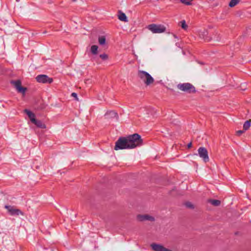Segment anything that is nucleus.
I'll use <instances>...</instances> for the list:
<instances>
[{
    "mask_svg": "<svg viewBox=\"0 0 251 251\" xmlns=\"http://www.w3.org/2000/svg\"><path fill=\"white\" fill-rule=\"evenodd\" d=\"M244 130H240L236 131V134L238 136H240L244 132Z\"/></svg>",
    "mask_w": 251,
    "mask_h": 251,
    "instance_id": "393cba45",
    "label": "nucleus"
},
{
    "mask_svg": "<svg viewBox=\"0 0 251 251\" xmlns=\"http://www.w3.org/2000/svg\"><path fill=\"white\" fill-rule=\"evenodd\" d=\"M36 79L37 82L42 83L50 84L53 81V79L52 78H50L48 75H38L36 77Z\"/></svg>",
    "mask_w": 251,
    "mask_h": 251,
    "instance_id": "0eeeda50",
    "label": "nucleus"
},
{
    "mask_svg": "<svg viewBox=\"0 0 251 251\" xmlns=\"http://www.w3.org/2000/svg\"><path fill=\"white\" fill-rule=\"evenodd\" d=\"M72 96L74 98H75L76 100H77V94L75 93H72L71 94Z\"/></svg>",
    "mask_w": 251,
    "mask_h": 251,
    "instance_id": "a878e982",
    "label": "nucleus"
},
{
    "mask_svg": "<svg viewBox=\"0 0 251 251\" xmlns=\"http://www.w3.org/2000/svg\"><path fill=\"white\" fill-rule=\"evenodd\" d=\"M24 112L27 115L32 123L35 122V120H36L35 115L33 112L27 109L24 110Z\"/></svg>",
    "mask_w": 251,
    "mask_h": 251,
    "instance_id": "f8f14e48",
    "label": "nucleus"
},
{
    "mask_svg": "<svg viewBox=\"0 0 251 251\" xmlns=\"http://www.w3.org/2000/svg\"><path fill=\"white\" fill-rule=\"evenodd\" d=\"M173 36L175 38H177V36L175 35V34H174L173 35Z\"/></svg>",
    "mask_w": 251,
    "mask_h": 251,
    "instance_id": "cd10ccee",
    "label": "nucleus"
},
{
    "mask_svg": "<svg viewBox=\"0 0 251 251\" xmlns=\"http://www.w3.org/2000/svg\"><path fill=\"white\" fill-rule=\"evenodd\" d=\"M210 202L214 206H218L220 204L221 201L217 200H210Z\"/></svg>",
    "mask_w": 251,
    "mask_h": 251,
    "instance_id": "aec40b11",
    "label": "nucleus"
},
{
    "mask_svg": "<svg viewBox=\"0 0 251 251\" xmlns=\"http://www.w3.org/2000/svg\"><path fill=\"white\" fill-rule=\"evenodd\" d=\"M251 120L246 121L243 125V129L245 131L247 130L250 127Z\"/></svg>",
    "mask_w": 251,
    "mask_h": 251,
    "instance_id": "dca6fc26",
    "label": "nucleus"
},
{
    "mask_svg": "<svg viewBox=\"0 0 251 251\" xmlns=\"http://www.w3.org/2000/svg\"><path fill=\"white\" fill-rule=\"evenodd\" d=\"M152 249L155 251H172V250L167 249L160 244L152 243L151 245Z\"/></svg>",
    "mask_w": 251,
    "mask_h": 251,
    "instance_id": "9d476101",
    "label": "nucleus"
},
{
    "mask_svg": "<svg viewBox=\"0 0 251 251\" xmlns=\"http://www.w3.org/2000/svg\"><path fill=\"white\" fill-rule=\"evenodd\" d=\"M240 1V0H231L229 3V6L233 7L237 5Z\"/></svg>",
    "mask_w": 251,
    "mask_h": 251,
    "instance_id": "a211bd4d",
    "label": "nucleus"
},
{
    "mask_svg": "<svg viewBox=\"0 0 251 251\" xmlns=\"http://www.w3.org/2000/svg\"><path fill=\"white\" fill-rule=\"evenodd\" d=\"M11 83L12 84L14 87L16 88L17 90L22 94H25L26 91V88L23 87L21 86V82L18 80H12L11 81Z\"/></svg>",
    "mask_w": 251,
    "mask_h": 251,
    "instance_id": "1a4fd4ad",
    "label": "nucleus"
},
{
    "mask_svg": "<svg viewBox=\"0 0 251 251\" xmlns=\"http://www.w3.org/2000/svg\"><path fill=\"white\" fill-rule=\"evenodd\" d=\"M177 88L187 93H195L196 92L195 87L190 83H179L177 84Z\"/></svg>",
    "mask_w": 251,
    "mask_h": 251,
    "instance_id": "7ed1b4c3",
    "label": "nucleus"
},
{
    "mask_svg": "<svg viewBox=\"0 0 251 251\" xmlns=\"http://www.w3.org/2000/svg\"><path fill=\"white\" fill-rule=\"evenodd\" d=\"M137 219L139 221H153L154 218L149 215H138L137 216Z\"/></svg>",
    "mask_w": 251,
    "mask_h": 251,
    "instance_id": "9b49d317",
    "label": "nucleus"
},
{
    "mask_svg": "<svg viewBox=\"0 0 251 251\" xmlns=\"http://www.w3.org/2000/svg\"><path fill=\"white\" fill-rule=\"evenodd\" d=\"M98 47L96 45H93L91 47V51L93 54H97L98 53Z\"/></svg>",
    "mask_w": 251,
    "mask_h": 251,
    "instance_id": "f3484780",
    "label": "nucleus"
},
{
    "mask_svg": "<svg viewBox=\"0 0 251 251\" xmlns=\"http://www.w3.org/2000/svg\"><path fill=\"white\" fill-rule=\"evenodd\" d=\"M185 205L186 207L190 208V209H194V206L193 204L190 202H186L185 203Z\"/></svg>",
    "mask_w": 251,
    "mask_h": 251,
    "instance_id": "4be33fe9",
    "label": "nucleus"
},
{
    "mask_svg": "<svg viewBox=\"0 0 251 251\" xmlns=\"http://www.w3.org/2000/svg\"><path fill=\"white\" fill-rule=\"evenodd\" d=\"M118 18L121 21H123V22H128V20H127L126 15L124 13L122 12L121 11L119 12V15H118Z\"/></svg>",
    "mask_w": 251,
    "mask_h": 251,
    "instance_id": "2eb2a0df",
    "label": "nucleus"
},
{
    "mask_svg": "<svg viewBox=\"0 0 251 251\" xmlns=\"http://www.w3.org/2000/svg\"><path fill=\"white\" fill-rule=\"evenodd\" d=\"M105 116L107 118H116V119L118 118V114L116 112L114 111H110L109 112H107L105 114Z\"/></svg>",
    "mask_w": 251,
    "mask_h": 251,
    "instance_id": "ddd939ff",
    "label": "nucleus"
},
{
    "mask_svg": "<svg viewBox=\"0 0 251 251\" xmlns=\"http://www.w3.org/2000/svg\"><path fill=\"white\" fill-rule=\"evenodd\" d=\"M180 1L186 4V5H189L191 4V1H193V0H180Z\"/></svg>",
    "mask_w": 251,
    "mask_h": 251,
    "instance_id": "5701e85b",
    "label": "nucleus"
},
{
    "mask_svg": "<svg viewBox=\"0 0 251 251\" xmlns=\"http://www.w3.org/2000/svg\"><path fill=\"white\" fill-rule=\"evenodd\" d=\"M73 1H75L76 0H72Z\"/></svg>",
    "mask_w": 251,
    "mask_h": 251,
    "instance_id": "c85d7f7f",
    "label": "nucleus"
},
{
    "mask_svg": "<svg viewBox=\"0 0 251 251\" xmlns=\"http://www.w3.org/2000/svg\"><path fill=\"white\" fill-rule=\"evenodd\" d=\"M208 31L205 29H204L203 30H201L199 32V35L200 38L203 39L204 40H205L206 41H210L212 40H215L217 41H219L220 39L218 37H217L216 38H213V37L209 36L208 35Z\"/></svg>",
    "mask_w": 251,
    "mask_h": 251,
    "instance_id": "423d86ee",
    "label": "nucleus"
},
{
    "mask_svg": "<svg viewBox=\"0 0 251 251\" xmlns=\"http://www.w3.org/2000/svg\"><path fill=\"white\" fill-rule=\"evenodd\" d=\"M141 137L137 133H134L127 137H121L115 143L114 150L131 149L142 145Z\"/></svg>",
    "mask_w": 251,
    "mask_h": 251,
    "instance_id": "f257e3e1",
    "label": "nucleus"
},
{
    "mask_svg": "<svg viewBox=\"0 0 251 251\" xmlns=\"http://www.w3.org/2000/svg\"><path fill=\"white\" fill-rule=\"evenodd\" d=\"M180 25L181 26L182 28H183L184 30L187 29V28L188 27V26L186 25V22L184 20L181 21L180 22Z\"/></svg>",
    "mask_w": 251,
    "mask_h": 251,
    "instance_id": "412c9836",
    "label": "nucleus"
},
{
    "mask_svg": "<svg viewBox=\"0 0 251 251\" xmlns=\"http://www.w3.org/2000/svg\"><path fill=\"white\" fill-rule=\"evenodd\" d=\"M137 77L147 86H149L153 83L154 78L147 72L138 70L137 73Z\"/></svg>",
    "mask_w": 251,
    "mask_h": 251,
    "instance_id": "f03ea898",
    "label": "nucleus"
},
{
    "mask_svg": "<svg viewBox=\"0 0 251 251\" xmlns=\"http://www.w3.org/2000/svg\"><path fill=\"white\" fill-rule=\"evenodd\" d=\"M4 208L7 209L8 213L11 216L24 215V213L21 210L16 208L14 206L5 205Z\"/></svg>",
    "mask_w": 251,
    "mask_h": 251,
    "instance_id": "39448f33",
    "label": "nucleus"
},
{
    "mask_svg": "<svg viewBox=\"0 0 251 251\" xmlns=\"http://www.w3.org/2000/svg\"><path fill=\"white\" fill-rule=\"evenodd\" d=\"M198 151L199 156L205 162H207L209 161L208 151L206 148L200 147L199 148Z\"/></svg>",
    "mask_w": 251,
    "mask_h": 251,
    "instance_id": "6e6552de",
    "label": "nucleus"
},
{
    "mask_svg": "<svg viewBox=\"0 0 251 251\" xmlns=\"http://www.w3.org/2000/svg\"><path fill=\"white\" fill-rule=\"evenodd\" d=\"M32 123L35 125L37 127L39 128L43 129H45L46 128V125L44 123H43V122L40 120H37L36 119L35 120V122H33Z\"/></svg>",
    "mask_w": 251,
    "mask_h": 251,
    "instance_id": "4468645a",
    "label": "nucleus"
},
{
    "mask_svg": "<svg viewBox=\"0 0 251 251\" xmlns=\"http://www.w3.org/2000/svg\"><path fill=\"white\" fill-rule=\"evenodd\" d=\"M100 57L103 60H106L108 59V55L105 53L100 54Z\"/></svg>",
    "mask_w": 251,
    "mask_h": 251,
    "instance_id": "b1692460",
    "label": "nucleus"
},
{
    "mask_svg": "<svg viewBox=\"0 0 251 251\" xmlns=\"http://www.w3.org/2000/svg\"><path fill=\"white\" fill-rule=\"evenodd\" d=\"M147 28L153 33H161L166 30V27L163 25L154 24L149 25Z\"/></svg>",
    "mask_w": 251,
    "mask_h": 251,
    "instance_id": "20e7f679",
    "label": "nucleus"
},
{
    "mask_svg": "<svg viewBox=\"0 0 251 251\" xmlns=\"http://www.w3.org/2000/svg\"><path fill=\"white\" fill-rule=\"evenodd\" d=\"M191 146H192V143H189V144H188V145H187V147H188V148H191Z\"/></svg>",
    "mask_w": 251,
    "mask_h": 251,
    "instance_id": "bb28decb",
    "label": "nucleus"
},
{
    "mask_svg": "<svg viewBox=\"0 0 251 251\" xmlns=\"http://www.w3.org/2000/svg\"><path fill=\"white\" fill-rule=\"evenodd\" d=\"M105 38L104 36H101L99 37V43L100 45H103L105 43Z\"/></svg>",
    "mask_w": 251,
    "mask_h": 251,
    "instance_id": "6ab92c4d",
    "label": "nucleus"
}]
</instances>
